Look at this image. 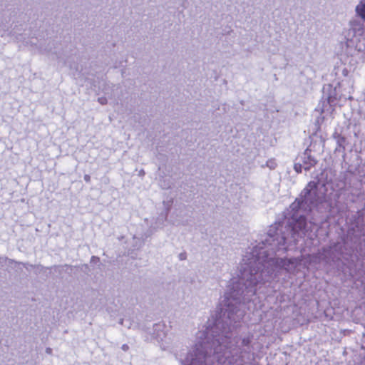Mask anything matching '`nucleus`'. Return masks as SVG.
Returning <instances> with one entry per match:
<instances>
[{"mask_svg": "<svg viewBox=\"0 0 365 365\" xmlns=\"http://www.w3.org/2000/svg\"><path fill=\"white\" fill-rule=\"evenodd\" d=\"M318 183L310 181L287 210L288 224L269 227L267 235L242 258L237 278L229 281L216 312L208 319L205 329L197 334V341L182 359L181 365H244L239 339H232V329L245 316V304L250 302L261 284L276 279L282 272L296 274L303 259L278 258L276 255L295 250L299 238L308 232L304 214L317 204Z\"/></svg>", "mask_w": 365, "mask_h": 365, "instance_id": "nucleus-1", "label": "nucleus"}, {"mask_svg": "<svg viewBox=\"0 0 365 365\" xmlns=\"http://www.w3.org/2000/svg\"><path fill=\"white\" fill-rule=\"evenodd\" d=\"M365 34V26L364 23L359 19H354L350 21V28L348 36H352V38H348L346 42V49L344 52L347 56H354L365 50L364 46L357 43L359 38Z\"/></svg>", "mask_w": 365, "mask_h": 365, "instance_id": "nucleus-2", "label": "nucleus"}, {"mask_svg": "<svg viewBox=\"0 0 365 365\" xmlns=\"http://www.w3.org/2000/svg\"><path fill=\"white\" fill-rule=\"evenodd\" d=\"M336 243L331 244L329 247H323L321 250H319L317 253L307 255H302L305 267L309 266L317 267L322 262L329 264L331 260H333L335 257L334 254V250H336L337 247Z\"/></svg>", "mask_w": 365, "mask_h": 365, "instance_id": "nucleus-3", "label": "nucleus"}, {"mask_svg": "<svg viewBox=\"0 0 365 365\" xmlns=\"http://www.w3.org/2000/svg\"><path fill=\"white\" fill-rule=\"evenodd\" d=\"M166 325L164 323H157L153 327V337L157 340L163 350H168L171 348L167 337Z\"/></svg>", "mask_w": 365, "mask_h": 365, "instance_id": "nucleus-4", "label": "nucleus"}, {"mask_svg": "<svg viewBox=\"0 0 365 365\" xmlns=\"http://www.w3.org/2000/svg\"><path fill=\"white\" fill-rule=\"evenodd\" d=\"M312 150L309 148H307L297 160L303 165V168L308 171L312 168L314 167L317 163V160L312 155Z\"/></svg>", "mask_w": 365, "mask_h": 365, "instance_id": "nucleus-5", "label": "nucleus"}, {"mask_svg": "<svg viewBox=\"0 0 365 365\" xmlns=\"http://www.w3.org/2000/svg\"><path fill=\"white\" fill-rule=\"evenodd\" d=\"M334 138L336 139V143L338 146L339 148H342L344 150V143L346 142V138L339 134H335Z\"/></svg>", "mask_w": 365, "mask_h": 365, "instance_id": "nucleus-6", "label": "nucleus"}, {"mask_svg": "<svg viewBox=\"0 0 365 365\" xmlns=\"http://www.w3.org/2000/svg\"><path fill=\"white\" fill-rule=\"evenodd\" d=\"M252 336H248L246 337H244L242 339V346L245 347H250V344L252 342Z\"/></svg>", "mask_w": 365, "mask_h": 365, "instance_id": "nucleus-7", "label": "nucleus"}, {"mask_svg": "<svg viewBox=\"0 0 365 365\" xmlns=\"http://www.w3.org/2000/svg\"><path fill=\"white\" fill-rule=\"evenodd\" d=\"M302 168H303V165L302 164V163L300 161L294 163V169L297 173H301Z\"/></svg>", "mask_w": 365, "mask_h": 365, "instance_id": "nucleus-8", "label": "nucleus"}, {"mask_svg": "<svg viewBox=\"0 0 365 365\" xmlns=\"http://www.w3.org/2000/svg\"><path fill=\"white\" fill-rule=\"evenodd\" d=\"M266 166L273 170L277 167V163L274 160L271 159L267 161Z\"/></svg>", "mask_w": 365, "mask_h": 365, "instance_id": "nucleus-9", "label": "nucleus"}, {"mask_svg": "<svg viewBox=\"0 0 365 365\" xmlns=\"http://www.w3.org/2000/svg\"><path fill=\"white\" fill-rule=\"evenodd\" d=\"M356 9H365V0H361L356 6Z\"/></svg>", "mask_w": 365, "mask_h": 365, "instance_id": "nucleus-10", "label": "nucleus"}, {"mask_svg": "<svg viewBox=\"0 0 365 365\" xmlns=\"http://www.w3.org/2000/svg\"><path fill=\"white\" fill-rule=\"evenodd\" d=\"M98 101L101 105H105L107 103V99L105 97L98 98Z\"/></svg>", "mask_w": 365, "mask_h": 365, "instance_id": "nucleus-11", "label": "nucleus"}, {"mask_svg": "<svg viewBox=\"0 0 365 365\" xmlns=\"http://www.w3.org/2000/svg\"><path fill=\"white\" fill-rule=\"evenodd\" d=\"M22 264L24 265V267L27 269V270H29L31 268H34L35 266L33 265V264H30L29 263H22Z\"/></svg>", "mask_w": 365, "mask_h": 365, "instance_id": "nucleus-12", "label": "nucleus"}, {"mask_svg": "<svg viewBox=\"0 0 365 365\" xmlns=\"http://www.w3.org/2000/svg\"><path fill=\"white\" fill-rule=\"evenodd\" d=\"M98 262H99V257H98L93 256L91 259V263H97Z\"/></svg>", "mask_w": 365, "mask_h": 365, "instance_id": "nucleus-13", "label": "nucleus"}, {"mask_svg": "<svg viewBox=\"0 0 365 365\" xmlns=\"http://www.w3.org/2000/svg\"><path fill=\"white\" fill-rule=\"evenodd\" d=\"M83 179L86 182H89L91 181V176L88 174H86L83 177Z\"/></svg>", "mask_w": 365, "mask_h": 365, "instance_id": "nucleus-14", "label": "nucleus"}, {"mask_svg": "<svg viewBox=\"0 0 365 365\" xmlns=\"http://www.w3.org/2000/svg\"><path fill=\"white\" fill-rule=\"evenodd\" d=\"M121 349L124 351H127L128 349H129V346L128 344H124L122 345L121 346Z\"/></svg>", "mask_w": 365, "mask_h": 365, "instance_id": "nucleus-15", "label": "nucleus"}, {"mask_svg": "<svg viewBox=\"0 0 365 365\" xmlns=\"http://www.w3.org/2000/svg\"><path fill=\"white\" fill-rule=\"evenodd\" d=\"M160 185L164 189H168V188H169L170 187V185L169 184H168V185H165H165H162L161 184Z\"/></svg>", "mask_w": 365, "mask_h": 365, "instance_id": "nucleus-16", "label": "nucleus"}, {"mask_svg": "<svg viewBox=\"0 0 365 365\" xmlns=\"http://www.w3.org/2000/svg\"><path fill=\"white\" fill-rule=\"evenodd\" d=\"M333 101H333L332 97H331V96H329V97H328V103H333Z\"/></svg>", "mask_w": 365, "mask_h": 365, "instance_id": "nucleus-17", "label": "nucleus"}, {"mask_svg": "<svg viewBox=\"0 0 365 365\" xmlns=\"http://www.w3.org/2000/svg\"><path fill=\"white\" fill-rule=\"evenodd\" d=\"M46 352L48 353V354H51V349L47 348L46 349Z\"/></svg>", "mask_w": 365, "mask_h": 365, "instance_id": "nucleus-18", "label": "nucleus"}, {"mask_svg": "<svg viewBox=\"0 0 365 365\" xmlns=\"http://www.w3.org/2000/svg\"><path fill=\"white\" fill-rule=\"evenodd\" d=\"M144 173H144V171H143V170H140V175H144Z\"/></svg>", "mask_w": 365, "mask_h": 365, "instance_id": "nucleus-19", "label": "nucleus"}, {"mask_svg": "<svg viewBox=\"0 0 365 365\" xmlns=\"http://www.w3.org/2000/svg\"><path fill=\"white\" fill-rule=\"evenodd\" d=\"M180 259H184L182 255H180Z\"/></svg>", "mask_w": 365, "mask_h": 365, "instance_id": "nucleus-20", "label": "nucleus"}, {"mask_svg": "<svg viewBox=\"0 0 365 365\" xmlns=\"http://www.w3.org/2000/svg\"><path fill=\"white\" fill-rule=\"evenodd\" d=\"M312 226V223H309V228Z\"/></svg>", "mask_w": 365, "mask_h": 365, "instance_id": "nucleus-21", "label": "nucleus"}]
</instances>
